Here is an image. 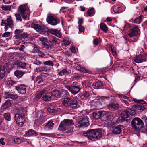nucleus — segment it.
Masks as SVG:
<instances>
[{"mask_svg":"<svg viewBox=\"0 0 147 147\" xmlns=\"http://www.w3.org/2000/svg\"><path fill=\"white\" fill-rule=\"evenodd\" d=\"M54 123H53L52 121L51 120L49 121L45 125V127L46 128L49 129H51L53 128Z\"/></svg>","mask_w":147,"mask_h":147,"instance_id":"nucleus-32","label":"nucleus"},{"mask_svg":"<svg viewBox=\"0 0 147 147\" xmlns=\"http://www.w3.org/2000/svg\"><path fill=\"white\" fill-rule=\"evenodd\" d=\"M40 47L39 46L35 45L32 52L33 53H38L40 50Z\"/></svg>","mask_w":147,"mask_h":147,"instance_id":"nucleus-41","label":"nucleus"},{"mask_svg":"<svg viewBox=\"0 0 147 147\" xmlns=\"http://www.w3.org/2000/svg\"><path fill=\"white\" fill-rule=\"evenodd\" d=\"M48 31L50 33L54 35L59 38H61L62 36L60 32V30L57 29H49Z\"/></svg>","mask_w":147,"mask_h":147,"instance_id":"nucleus-16","label":"nucleus"},{"mask_svg":"<svg viewBox=\"0 0 147 147\" xmlns=\"http://www.w3.org/2000/svg\"><path fill=\"white\" fill-rule=\"evenodd\" d=\"M14 117L15 120L18 125L20 127L22 126L25 121L24 115L23 113H17Z\"/></svg>","mask_w":147,"mask_h":147,"instance_id":"nucleus-5","label":"nucleus"},{"mask_svg":"<svg viewBox=\"0 0 147 147\" xmlns=\"http://www.w3.org/2000/svg\"><path fill=\"white\" fill-rule=\"evenodd\" d=\"M23 30H18V29H16L14 32L15 33V34H20L22 32Z\"/></svg>","mask_w":147,"mask_h":147,"instance_id":"nucleus-62","label":"nucleus"},{"mask_svg":"<svg viewBox=\"0 0 147 147\" xmlns=\"http://www.w3.org/2000/svg\"><path fill=\"white\" fill-rule=\"evenodd\" d=\"M102 115V112L101 111L94 112L92 113L93 118L96 120L100 118Z\"/></svg>","mask_w":147,"mask_h":147,"instance_id":"nucleus-19","label":"nucleus"},{"mask_svg":"<svg viewBox=\"0 0 147 147\" xmlns=\"http://www.w3.org/2000/svg\"><path fill=\"white\" fill-rule=\"evenodd\" d=\"M105 116L107 119H110L111 118L113 117V114L111 113H106Z\"/></svg>","mask_w":147,"mask_h":147,"instance_id":"nucleus-52","label":"nucleus"},{"mask_svg":"<svg viewBox=\"0 0 147 147\" xmlns=\"http://www.w3.org/2000/svg\"><path fill=\"white\" fill-rule=\"evenodd\" d=\"M47 91V90L45 89H43L36 96V100H38L40 99L42 95L43 96Z\"/></svg>","mask_w":147,"mask_h":147,"instance_id":"nucleus-29","label":"nucleus"},{"mask_svg":"<svg viewBox=\"0 0 147 147\" xmlns=\"http://www.w3.org/2000/svg\"><path fill=\"white\" fill-rule=\"evenodd\" d=\"M98 42L99 41L98 38L94 39L93 41V43L94 45L96 46H97L98 44Z\"/></svg>","mask_w":147,"mask_h":147,"instance_id":"nucleus-60","label":"nucleus"},{"mask_svg":"<svg viewBox=\"0 0 147 147\" xmlns=\"http://www.w3.org/2000/svg\"><path fill=\"white\" fill-rule=\"evenodd\" d=\"M39 40L42 42V45H43L47 42L48 41L47 39L46 38H44L43 37H39Z\"/></svg>","mask_w":147,"mask_h":147,"instance_id":"nucleus-43","label":"nucleus"},{"mask_svg":"<svg viewBox=\"0 0 147 147\" xmlns=\"http://www.w3.org/2000/svg\"><path fill=\"white\" fill-rule=\"evenodd\" d=\"M131 123L132 126L135 130H139L144 125L143 121L139 118L135 117L132 120Z\"/></svg>","mask_w":147,"mask_h":147,"instance_id":"nucleus-2","label":"nucleus"},{"mask_svg":"<svg viewBox=\"0 0 147 147\" xmlns=\"http://www.w3.org/2000/svg\"><path fill=\"white\" fill-rule=\"evenodd\" d=\"M47 22L52 25L55 26L59 23V21L57 19L53 16H49L47 18Z\"/></svg>","mask_w":147,"mask_h":147,"instance_id":"nucleus-8","label":"nucleus"},{"mask_svg":"<svg viewBox=\"0 0 147 147\" xmlns=\"http://www.w3.org/2000/svg\"><path fill=\"white\" fill-rule=\"evenodd\" d=\"M11 101L10 100H7L4 104L2 105L0 109L1 112H3L7 108L10 107L11 105Z\"/></svg>","mask_w":147,"mask_h":147,"instance_id":"nucleus-15","label":"nucleus"},{"mask_svg":"<svg viewBox=\"0 0 147 147\" xmlns=\"http://www.w3.org/2000/svg\"><path fill=\"white\" fill-rule=\"evenodd\" d=\"M121 131L120 127L119 126H117L113 127L112 133L114 134H118Z\"/></svg>","mask_w":147,"mask_h":147,"instance_id":"nucleus-24","label":"nucleus"},{"mask_svg":"<svg viewBox=\"0 0 147 147\" xmlns=\"http://www.w3.org/2000/svg\"><path fill=\"white\" fill-rule=\"evenodd\" d=\"M25 74L24 72L18 70L14 72L15 75L18 78L21 77Z\"/></svg>","mask_w":147,"mask_h":147,"instance_id":"nucleus-28","label":"nucleus"},{"mask_svg":"<svg viewBox=\"0 0 147 147\" xmlns=\"http://www.w3.org/2000/svg\"><path fill=\"white\" fill-rule=\"evenodd\" d=\"M58 109L56 107L50 106L48 107L47 108V111L51 113H56L58 111Z\"/></svg>","mask_w":147,"mask_h":147,"instance_id":"nucleus-26","label":"nucleus"},{"mask_svg":"<svg viewBox=\"0 0 147 147\" xmlns=\"http://www.w3.org/2000/svg\"><path fill=\"white\" fill-rule=\"evenodd\" d=\"M84 135L88 139L94 141L101 138L102 134L100 129H90L84 133Z\"/></svg>","mask_w":147,"mask_h":147,"instance_id":"nucleus-1","label":"nucleus"},{"mask_svg":"<svg viewBox=\"0 0 147 147\" xmlns=\"http://www.w3.org/2000/svg\"><path fill=\"white\" fill-rule=\"evenodd\" d=\"M44 65L49 66H53L54 65L53 63L51 61H46L43 63Z\"/></svg>","mask_w":147,"mask_h":147,"instance_id":"nucleus-47","label":"nucleus"},{"mask_svg":"<svg viewBox=\"0 0 147 147\" xmlns=\"http://www.w3.org/2000/svg\"><path fill=\"white\" fill-rule=\"evenodd\" d=\"M70 99L69 98H65L63 100V104L67 108H68L69 102Z\"/></svg>","mask_w":147,"mask_h":147,"instance_id":"nucleus-37","label":"nucleus"},{"mask_svg":"<svg viewBox=\"0 0 147 147\" xmlns=\"http://www.w3.org/2000/svg\"><path fill=\"white\" fill-rule=\"evenodd\" d=\"M134 111L130 109H128L122 112L121 114V117L123 119H125L128 118L130 115H131L132 111Z\"/></svg>","mask_w":147,"mask_h":147,"instance_id":"nucleus-14","label":"nucleus"},{"mask_svg":"<svg viewBox=\"0 0 147 147\" xmlns=\"http://www.w3.org/2000/svg\"><path fill=\"white\" fill-rule=\"evenodd\" d=\"M28 86L24 85H20L16 87V89L18 93L22 94H25L26 91Z\"/></svg>","mask_w":147,"mask_h":147,"instance_id":"nucleus-10","label":"nucleus"},{"mask_svg":"<svg viewBox=\"0 0 147 147\" xmlns=\"http://www.w3.org/2000/svg\"><path fill=\"white\" fill-rule=\"evenodd\" d=\"M134 60L135 62L137 63L145 62L146 61V56L144 55H139L135 57L134 59Z\"/></svg>","mask_w":147,"mask_h":147,"instance_id":"nucleus-11","label":"nucleus"},{"mask_svg":"<svg viewBox=\"0 0 147 147\" xmlns=\"http://www.w3.org/2000/svg\"><path fill=\"white\" fill-rule=\"evenodd\" d=\"M7 25H8L10 28H12L13 27V20L11 18H8L7 20Z\"/></svg>","mask_w":147,"mask_h":147,"instance_id":"nucleus-34","label":"nucleus"},{"mask_svg":"<svg viewBox=\"0 0 147 147\" xmlns=\"http://www.w3.org/2000/svg\"><path fill=\"white\" fill-rule=\"evenodd\" d=\"M94 10L93 8L88 9L87 12V16H90L94 13Z\"/></svg>","mask_w":147,"mask_h":147,"instance_id":"nucleus-39","label":"nucleus"},{"mask_svg":"<svg viewBox=\"0 0 147 147\" xmlns=\"http://www.w3.org/2000/svg\"><path fill=\"white\" fill-rule=\"evenodd\" d=\"M101 30L105 33H107L108 29L107 25L103 23H101L100 24Z\"/></svg>","mask_w":147,"mask_h":147,"instance_id":"nucleus-31","label":"nucleus"},{"mask_svg":"<svg viewBox=\"0 0 147 147\" xmlns=\"http://www.w3.org/2000/svg\"><path fill=\"white\" fill-rule=\"evenodd\" d=\"M73 124H74V122L72 120L64 119L61 122L59 129L60 130L65 131L68 128L70 125H72Z\"/></svg>","mask_w":147,"mask_h":147,"instance_id":"nucleus-4","label":"nucleus"},{"mask_svg":"<svg viewBox=\"0 0 147 147\" xmlns=\"http://www.w3.org/2000/svg\"><path fill=\"white\" fill-rule=\"evenodd\" d=\"M78 123L79 124L80 127H87L89 125L88 120L86 118H82L80 119Z\"/></svg>","mask_w":147,"mask_h":147,"instance_id":"nucleus-12","label":"nucleus"},{"mask_svg":"<svg viewBox=\"0 0 147 147\" xmlns=\"http://www.w3.org/2000/svg\"><path fill=\"white\" fill-rule=\"evenodd\" d=\"M20 13H16L15 14V16L16 18V19L17 20L20 21H22V19L21 18V16L20 15Z\"/></svg>","mask_w":147,"mask_h":147,"instance_id":"nucleus-56","label":"nucleus"},{"mask_svg":"<svg viewBox=\"0 0 147 147\" xmlns=\"http://www.w3.org/2000/svg\"><path fill=\"white\" fill-rule=\"evenodd\" d=\"M52 96L59 98L60 97L59 92L57 90H54L51 92Z\"/></svg>","mask_w":147,"mask_h":147,"instance_id":"nucleus-27","label":"nucleus"},{"mask_svg":"<svg viewBox=\"0 0 147 147\" xmlns=\"http://www.w3.org/2000/svg\"><path fill=\"white\" fill-rule=\"evenodd\" d=\"M38 53V56L42 58L43 57L45 56V54L44 53L40 50Z\"/></svg>","mask_w":147,"mask_h":147,"instance_id":"nucleus-58","label":"nucleus"},{"mask_svg":"<svg viewBox=\"0 0 147 147\" xmlns=\"http://www.w3.org/2000/svg\"><path fill=\"white\" fill-rule=\"evenodd\" d=\"M52 95L51 92L45 93L44 94L42 97V100L45 101H48L52 99Z\"/></svg>","mask_w":147,"mask_h":147,"instance_id":"nucleus-21","label":"nucleus"},{"mask_svg":"<svg viewBox=\"0 0 147 147\" xmlns=\"http://www.w3.org/2000/svg\"><path fill=\"white\" fill-rule=\"evenodd\" d=\"M66 88L69 90L71 93L75 95L78 93L80 91L81 89L78 86H66Z\"/></svg>","mask_w":147,"mask_h":147,"instance_id":"nucleus-9","label":"nucleus"},{"mask_svg":"<svg viewBox=\"0 0 147 147\" xmlns=\"http://www.w3.org/2000/svg\"><path fill=\"white\" fill-rule=\"evenodd\" d=\"M92 96V94L89 92L85 91L81 96V98L82 100H86L90 97Z\"/></svg>","mask_w":147,"mask_h":147,"instance_id":"nucleus-22","label":"nucleus"},{"mask_svg":"<svg viewBox=\"0 0 147 147\" xmlns=\"http://www.w3.org/2000/svg\"><path fill=\"white\" fill-rule=\"evenodd\" d=\"M10 35V33L9 32H6L3 33L2 35L3 37H7L9 36Z\"/></svg>","mask_w":147,"mask_h":147,"instance_id":"nucleus-57","label":"nucleus"},{"mask_svg":"<svg viewBox=\"0 0 147 147\" xmlns=\"http://www.w3.org/2000/svg\"><path fill=\"white\" fill-rule=\"evenodd\" d=\"M113 9L115 13H117L119 12V7L118 5H114L113 7Z\"/></svg>","mask_w":147,"mask_h":147,"instance_id":"nucleus-55","label":"nucleus"},{"mask_svg":"<svg viewBox=\"0 0 147 147\" xmlns=\"http://www.w3.org/2000/svg\"><path fill=\"white\" fill-rule=\"evenodd\" d=\"M106 124L107 126L108 127H110L112 126L115 124V122H113L111 121H107Z\"/></svg>","mask_w":147,"mask_h":147,"instance_id":"nucleus-49","label":"nucleus"},{"mask_svg":"<svg viewBox=\"0 0 147 147\" xmlns=\"http://www.w3.org/2000/svg\"><path fill=\"white\" fill-rule=\"evenodd\" d=\"M138 28L137 26H135L131 30L129 31L128 35L131 37L136 36L138 34Z\"/></svg>","mask_w":147,"mask_h":147,"instance_id":"nucleus-17","label":"nucleus"},{"mask_svg":"<svg viewBox=\"0 0 147 147\" xmlns=\"http://www.w3.org/2000/svg\"><path fill=\"white\" fill-rule=\"evenodd\" d=\"M26 134L27 136L37 135L36 132L32 129H30L28 132H26Z\"/></svg>","mask_w":147,"mask_h":147,"instance_id":"nucleus-40","label":"nucleus"},{"mask_svg":"<svg viewBox=\"0 0 147 147\" xmlns=\"http://www.w3.org/2000/svg\"><path fill=\"white\" fill-rule=\"evenodd\" d=\"M77 105V101L75 99H70L69 103L68 108L71 109H74L76 108Z\"/></svg>","mask_w":147,"mask_h":147,"instance_id":"nucleus-13","label":"nucleus"},{"mask_svg":"<svg viewBox=\"0 0 147 147\" xmlns=\"http://www.w3.org/2000/svg\"><path fill=\"white\" fill-rule=\"evenodd\" d=\"M52 42L50 41H49L45 43L43 45V47L46 49L47 50L51 49L52 48Z\"/></svg>","mask_w":147,"mask_h":147,"instance_id":"nucleus-30","label":"nucleus"},{"mask_svg":"<svg viewBox=\"0 0 147 147\" xmlns=\"http://www.w3.org/2000/svg\"><path fill=\"white\" fill-rule=\"evenodd\" d=\"M136 108L138 110H144L145 109V107L141 105H136Z\"/></svg>","mask_w":147,"mask_h":147,"instance_id":"nucleus-50","label":"nucleus"},{"mask_svg":"<svg viewBox=\"0 0 147 147\" xmlns=\"http://www.w3.org/2000/svg\"><path fill=\"white\" fill-rule=\"evenodd\" d=\"M26 140V139L23 138H17L14 140V141L16 144H19Z\"/></svg>","mask_w":147,"mask_h":147,"instance_id":"nucleus-33","label":"nucleus"},{"mask_svg":"<svg viewBox=\"0 0 147 147\" xmlns=\"http://www.w3.org/2000/svg\"><path fill=\"white\" fill-rule=\"evenodd\" d=\"M32 26L37 31L41 34L45 35L47 34V29L46 28L43 29L38 24H32Z\"/></svg>","mask_w":147,"mask_h":147,"instance_id":"nucleus-7","label":"nucleus"},{"mask_svg":"<svg viewBox=\"0 0 147 147\" xmlns=\"http://www.w3.org/2000/svg\"><path fill=\"white\" fill-rule=\"evenodd\" d=\"M11 65L10 63H6L3 67L0 68V79H2L5 76V73H8L11 68Z\"/></svg>","mask_w":147,"mask_h":147,"instance_id":"nucleus-3","label":"nucleus"},{"mask_svg":"<svg viewBox=\"0 0 147 147\" xmlns=\"http://www.w3.org/2000/svg\"><path fill=\"white\" fill-rule=\"evenodd\" d=\"M78 68L80 71L82 72L87 73L88 72V70L87 69L80 66L78 67Z\"/></svg>","mask_w":147,"mask_h":147,"instance_id":"nucleus-48","label":"nucleus"},{"mask_svg":"<svg viewBox=\"0 0 147 147\" xmlns=\"http://www.w3.org/2000/svg\"><path fill=\"white\" fill-rule=\"evenodd\" d=\"M119 107L118 104L114 103H110L107 105L108 108L111 111L117 109Z\"/></svg>","mask_w":147,"mask_h":147,"instance_id":"nucleus-23","label":"nucleus"},{"mask_svg":"<svg viewBox=\"0 0 147 147\" xmlns=\"http://www.w3.org/2000/svg\"><path fill=\"white\" fill-rule=\"evenodd\" d=\"M4 96L6 98H10L12 99H16L18 98L17 95L12 94L9 92H5Z\"/></svg>","mask_w":147,"mask_h":147,"instance_id":"nucleus-20","label":"nucleus"},{"mask_svg":"<svg viewBox=\"0 0 147 147\" xmlns=\"http://www.w3.org/2000/svg\"><path fill=\"white\" fill-rule=\"evenodd\" d=\"M17 65L18 67L23 69L26 68V63L22 62H19L18 63Z\"/></svg>","mask_w":147,"mask_h":147,"instance_id":"nucleus-38","label":"nucleus"},{"mask_svg":"<svg viewBox=\"0 0 147 147\" xmlns=\"http://www.w3.org/2000/svg\"><path fill=\"white\" fill-rule=\"evenodd\" d=\"M1 8L3 10L8 11L11 9V7L10 5H5L2 6Z\"/></svg>","mask_w":147,"mask_h":147,"instance_id":"nucleus-51","label":"nucleus"},{"mask_svg":"<svg viewBox=\"0 0 147 147\" xmlns=\"http://www.w3.org/2000/svg\"><path fill=\"white\" fill-rule=\"evenodd\" d=\"M79 31L82 33L84 32L85 30V28L82 24H79L78 25Z\"/></svg>","mask_w":147,"mask_h":147,"instance_id":"nucleus-53","label":"nucleus"},{"mask_svg":"<svg viewBox=\"0 0 147 147\" xmlns=\"http://www.w3.org/2000/svg\"><path fill=\"white\" fill-rule=\"evenodd\" d=\"M22 35V38H25L28 37V35L27 33H23L21 34Z\"/></svg>","mask_w":147,"mask_h":147,"instance_id":"nucleus-63","label":"nucleus"},{"mask_svg":"<svg viewBox=\"0 0 147 147\" xmlns=\"http://www.w3.org/2000/svg\"><path fill=\"white\" fill-rule=\"evenodd\" d=\"M70 44V42L67 40H64L63 41V44L65 46H67Z\"/></svg>","mask_w":147,"mask_h":147,"instance_id":"nucleus-59","label":"nucleus"},{"mask_svg":"<svg viewBox=\"0 0 147 147\" xmlns=\"http://www.w3.org/2000/svg\"><path fill=\"white\" fill-rule=\"evenodd\" d=\"M142 16H140L136 18L134 21V22L135 23L138 24L140 23L142 20Z\"/></svg>","mask_w":147,"mask_h":147,"instance_id":"nucleus-42","label":"nucleus"},{"mask_svg":"<svg viewBox=\"0 0 147 147\" xmlns=\"http://www.w3.org/2000/svg\"><path fill=\"white\" fill-rule=\"evenodd\" d=\"M26 4L20 5L18 8V12L21 15L23 19L26 20L27 19V16L25 13L27 8Z\"/></svg>","mask_w":147,"mask_h":147,"instance_id":"nucleus-6","label":"nucleus"},{"mask_svg":"<svg viewBox=\"0 0 147 147\" xmlns=\"http://www.w3.org/2000/svg\"><path fill=\"white\" fill-rule=\"evenodd\" d=\"M22 35L21 34H16V35L14 36V37L16 39H19L20 38H22Z\"/></svg>","mask_w":147,"mask_h":147,"instance_id":"nucleus-61","label":"nucleus"},{"mask_svg":"<svg viewBox=\"0 0 147 147\" xmlns=\"http://www.w3.org/2000/svg\"><path fill=\"white\" fill-rule=\"evenodd\" d=\"M60 76H62L64 75H68L69 74V71L66 69H64L62 70L59 73Z\"/></svg>","mask_w":147,"mask_h":147,"instance_id":"nucleus-35","label":"nucleus"},{"mask_svg":"<svg viewBox=\"0 0 147 147\" xmlns=\"http://www.w3.org/2000/svg\"><path fill=\"white\" fill-rule=\"evenodd\" d=\"M4 117L7 120L10 121L11 120V118L10 115L9 113H5L4 115Z\"/></svg>","mask_w":147,"mask_h":147,"instance_id":"nucleus-45","label":"nucleus"},{"mask_svg":"<svg viewBox=\"0 0 147 147\" xmlns=\"http://www.w3.org/2000/svg\"><path fill=\"white\" fill-rule=\"evenodd\" d=\"M15 83V82L11 79H9L7 81V84L9 86H12Z\"/></svg>","mask_w":147,"mask_h":147,"instance_id":"nucleus-54","label":"nucleus"},{"mask_svg":"<svg viewBox=\"0 0 147 147\" xmlns=\"http://www.w3.org/2000/svg\"><path fill=\"white\" fill-rule=\"evenodd\" d=\"M4 138H1L0 139V143L2 145H4L5 144V142H4Z\"/></svg>","mask_w":147,"mask_h":147,"instance_id":"nucleus-64","label":"nucleus"},{"mask_svg":"<svg viewBox=\"0 0 147 147\" xmlns=\"http://www.w3.org/2000/svg\"><path fill=\"white\" fill-rule=\"evenodd\" d=\"M133 100L136 103H139L141 104H146V102L143 100H138L134 98Z\"/></svg>","mask_w":147,"mask_h":147,"instance_id":"nucleus-46","label":"nucleus"},{"mask_svg":"<svg viewBox=\"0 0 147 147\" xmlns=\"http://www.w3.org/2000/svg\"><path fill=\"white\" fill-rule=\"evenodd\" d=\"M36 82L38 84H40L43 82V80L40 76H38L36 78Z\"/></svg>","mask_w":147,"mask_h":147,"instance_id":"nucleus-36","label":"nucleus"},{"mask_svg":"<svg viewBox=\"0 0 147 147\" xmlns=\"http://www.w3.org/2000/svg\"><path fill=\"white\" fill-rule=\"evenodd\" d=\"M39 40L42 42V45H43L47 42L48 41L47 39L46 38H44L43 37H39Z\"/></svg>","mask_w":147,"mask_h":147,"instance_id":"nucleus-44","label":"nucleus"},{"mask_svg":"<svg viewBox=\"0 0 147 147\" xmlns=\"http://www.w3.org/2000/svg\"><path fill=\"white\" fill-rule=\"evenodd\" d=\"M49 69H48L46 66L40 67L36 68V71L37 72H39L41 74H45L47 72Z\"/></svg>","mask_w":147,"mask_h":147,"instance_id":"nucleus-18","label":"nucleus"},{"mask_svg":"<svg viewBox=\"0 0 147 147\" xmlns=\"http://www.w3.org/2000/svg\"><path fill=\"white\" fill-rule=\"evenodd\" d=\"M103 84L102 82H98L96 83H93L92 84V86L94 89H100L102 88Z\"/></svg>","mask_w":147,"mask_h":147,"instance_id":"nucleus-25","label":"nucleus"}]
</instances>
